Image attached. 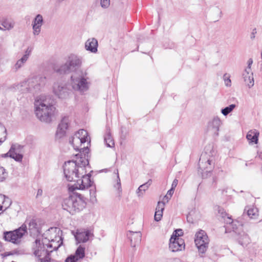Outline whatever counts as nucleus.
<instances>
[{"label": "nucleus", "mask_w": 262, "mask_h": 262, "mask_svg": "<svg viewBox=\"0 0 262 262\" xmlns=\"http://www.w3.org/2000/svg\"><path fill=\"white\" fill-rule=\"evenodd\" d=\"M70 122L71 120L69 117L64 116L62 118L56 131V136L57 138H61L65 135L66 130L70 125Z\"/></svg>", "instance_id": "13"}, {"label": "nucleus", "mask_w": 262, "mask_h": 262, "mask_svg": "<svg viewBox=\"0 0 262 262\" xmlns=\"http://www.w3.org/2000/svg\"><path fill=\"white\" fill-rule=\"evenodd\" d=\"M174 190V189H172V188H171V189L167 191V194L168 195H169V196H171L172 195V194H173Z\"/></svg>", "instance_id": "51"}, {"label": "nucleus", "mask_w": 262, "mask_h": 262, "mask_svg": "<svg viewBox=\"0 0 262 262\" xmlns=\"http://www.w3.org/2000/svg\"><path fill=\"white\" fill-rule=\"evenodd\" d=\"M50 243L46 244L45 246L47 248H53L54 250H56L62 244V238H61V241H52L49 242Z\"/></svg>", "instance_id": "33"}, {"label": "nucleus", "mask_w": 262, "mask_h": 262, "mask_svg": "<svg viewBox=\"0 0 262 262\" xmlns=\"http://www.w3.org/2000/svg\"><path fill=\"white\" fill-rule=\"evenodd\" d=\"M256 33V29H254L253 30L252 32L251 33V35H250V38L251 39H253L255 38V35Z\"/></svg>", "instance_id": "50"}, {"label": "nucleus", "mask_w": 262, "mask_h": 262, "mask_svg": "<svg viewBox=\"0 0 262 262\" xmlns=\"http://www.w3.org/2000/svg\"><path fill=\"white\" fill-rule=\"evenodd\" d=\"M150 183H149V181L147 183L143 184L140 185L138 189L137 190V194L139 197L142 196L143 194V192H145L149 187Z\"/></svg>", "instance_id": "34"}, {"label": "nucleus", "mask_w": 262, "mask_h": 262, "mask_svg": "<svg viewBox=\"0 0 262 262\" xmlns=\"http://www.w3.org/2000/svg\"><path fill=\"white\" fill-rule=\"evenodd\" d=\"M216 9L217 12H219L220 14L219 17L221 18L222 16V11L221 10H220L219 8H216Z\"/></svg>", "instance_id": "54"}, {"label": "nucleus", "mask_w": 262, "mask_h": 262, "mask_svg": "<svg viewBox=\"0 0 262 262\" xmlns=\"http://www.w3.org/2000/svg\"><path fill=\"white\" fill-rule=\"evenodd\" d=\"M104 141L107 147H113L115 145V142L111 135V130L109 127H106V133L104 137Z\"/></svg>", "instance_id": "27"}, {"label": "nucleus", "mask_w": 262, "mask_h": 262, "mask_svg": "<svg viewBox=\"0 0 262 262\" xmlns=\"http://www.w3.org/2000/svg\"><path fill=\"white\" fill-rule=\"evenodd\" d=\"M85 202L80 195H74L73 214L80 212L84 208Z\"/></svg>", "instance_id": "23"}, {"label": "nucleus", "mask_w": 262, "mask_h": 262, "mask_svg": "<svg viewBox=\"0 0 262 262\" xmlns=\"http://www.w3.org/2000/svg\"><path fill=\"white\" fill-rule=\"evenodd\" d=\"M43 24L42 16L37 14L32 23L33 34L34 35H38L41 31V26Z\"/></svg>", "instance_id": "20"}, {"label": "nucleus", "mask_w": 262, "mask_h": 262, "mask_svg": "<svg viewBox=\"0 0 262 262\" xmlns=\"http://www.w3.org/2000/svg\"><path fill=\"white\" fill-rule=\"evenodd\" d=\"M165 203L163 202H159L156 207V211H163L164 209Z\"/></svg>", "instance_id": "41"}, {"label": "nucleus", "mask_w": 262, "mask_h": 262, "mask_svg": "<svg viewBox=\"0 0 262 262\" xmlns=\"http://www.w3.org/2000/svg\"><path fill=\"white\" fill-rule=\"evenodd\" d=\"M28 229L31 234H36L39 233V228L35 220H31L30 221Z\"/></svg>", "instance_id": "29"}, {"label": "nucleus", "mask_w": 262, "mask_h": 262, "mask_svg": "<svg viewBox=\"0 0 262 262\" xmlns=\"http://www.w3.org/2000/svg\"><path fill=\"white\" fill-rule=\"evenodd\" d=\"M259 132L256 129L249 130L246 136L247 140L251 143L257 144L258 141Z\"/></svg>", "instance_id": "26"}, {"label": "nucleus", "mask_w": 262, "mask_h": 262, "mask_svg": "<svg viewBox=\"0 0 262 262\" xmlns=\"http://www.w3.org/2000/svg\"><path fill=\"white\" fill-rule=\"evenodd\" d=\"M194 242L199 251L204 254L206 251L209 244L208 236L204 230H201L195 234Z\"/></svg>", "instance_id": "8"}, {"label": "nucleus", "mask_w": 262, "mask_h": 262, "mask_svg": "<svg viewBox=\"0 0 262 262\" xmlns=\"http://www.w3.org/2000/svg\"><path fill=\"white\" fill-rule=\"evenodd\" d=\"M43 191L41 189H38L37 192L36 198L41 196L42 195Z\"/></svg>", "instance_id": "49"}, {"label": "nucleus", "mask_w": 262, "mask_h": 262, "mask_svg": "<svg viewBox=\"0 0 262 262\" xmlns=\"http://www.w3.org/2000/svg\"><path fill=\"white\" fill-rule=\"evenodd\" d=\"M171 196H169V195H168L167 194H166L164 197V201H166V202H167L168 201V200L171 198Z\"/></svg>", "instance_id": "52"}, {"label": "nucleus", "mask_w": 262, "mask_h": 262, "mask_svg": "<svg viewBox=\"0 0 262 262\" xmlns=\"http://www.w3.org/2000/svg\"><path fill=\"white\" fill-rule=\"evenodd\" d=\"M245 211H247V215L251 219H256L258 216V211L256 207H246Z\"/></svg>", "instance_id": "28"}, {"label": "nucleus", "mask_w": 262, "mask_h": 262, "mask_svg": "<svg viewBox=\"0 0 262 262\" xmlns=\"http://www.w3.org/2000/svg\"><path fill=\"white\" fill-rule=\"evenodd\" d=\"M100 5L102 8H106L110 5V0H100Z\"/></svg>", "instance_id": "43"}, {"label": "nucleus", "mask_w": 262, "mask_h": 262, "mask_svg": "<svg viewBox=\"0 0 262 262\" xmlns=\"http://www.w3.org/2000/svg\"><path fill=\"white\" fill-rule=\"evenodd\" d=\"M127 236L129 238L130 245L133 247H135L141 242L142 234L140 232L129 231L127 233Z\"/></svg>", "instance_id": "21"}, {"label": "nucleus", "mask_w": 262, "mask_h": 262, "mask_svg": "<svg viewBox=\"0 0 262 262\" xmlns=\"http://www.w3.org/2000/svg\"><path fill=\"white\" fill-rule=\"evenodd\" d=\"M163 215V212L162 211H156L155 212V216H154V219L156 221H159L161 220V217Z\"/></svg>", "instance_id": "42"}, {"label": "nucleus", "mask_w": 262, "mask_h": 262, "mask_svg": "<svg viewBox=\"0 0 262 262\" xmlns=\"http://www.w3.org/2000/svg\"><path fill=\"white\" fill-rule=\"evenodd\" d=\"M2 25L4 27L2 30H10L15 26V22L11 19H5L2 22Z\"/></svg>", "instance_id": "32"}, {"label": "nucleus", "mask_w": 262, "mask_h": 262, "mask_svg": "<svg viewBox=\"0 0 262 262\" xmlns=\"http://www.w3.org/2000/svg\"><path fill=\"white\" fill-rule=\"evenodd\" d=\"M91 175L90 173L84 174L81 177H79V179L76 180V183L72 186L70 187L72 190L75 189L83 190L92 186L93 182L91 180Z\"/></svg>", "instance_id": "10"}, {"label": "nucleus", "mask_w": 262, "mask_h": 262, "mask_svg": "<svg viewBox=\"0 0 262 262\" xmlns=\"http://www.w3.org/2000/svg\"><path fill=\"white\" fill-rule=\"evenodd\" d=\"M224 79L225 84L227 86H230L231 85V81L230 79L229 76L227 74H225L224 75Z\"/></svg>", "instance_id": "40"}, {"label": "nucleus", "mask_w": 262, "mask_h": 262, "mask_svg": "<svg viewBox=\"0 0 262 262\" xmlns=\"http://www.w3.org/2000/svg\"><path fill=\"white\" fill-rule=\"evenodd\" d=\"M243 77L245 82H247V78H248L249 82L247 83L249 88L252 87L254 85L253 78L250 74L247 75V74L243 73Z\"/></svg>", "instance_id": "38"}, {"label": "nucleus", "mask_w": 262, "mask_h": 262, "mask_svg": "<svg viewBox=\"0 0 262 262\" xmlns=\"http://www.w3.org/2000/svg\"><path fill=\"white\" fill-rule=\"evenodd\" d=\"M0 30H3V28L0 27Z\"/></svg>", "instance_id": "57"}, {"label": "nucleus", "mask_w": 262, "mask_h": 262, "mask_svg": "<svg viewBox=\"0 0 262 262\" xmlns=\"http://www.w3.org/2000/svg\"><path fill=\"white\" fill-rule=\"evenodd\" d=\"M236 105L232 104L228 106L225 107V108L221 110V113L224 116H227L236 107Z\"/></svg>", "instance_id": "36"}, {"label": "nucleus", "mask_w": 262, "mask_h": 262, "mask_svg": "<svg viewBox=\"0 0 262 262\" xmlns=\"http://www.w3.org/2000/svg\"><path fill=\"white\" fill-rule=\"evenodd\" d=\"M34 105L37 117L42 122H51L55 113V106L50 104L42 96L36 98Z\"/></svg>", "instance_id": "3"}, {"label": "nucleus", "mask_w": 262, "mask_h": 262, "mask_svg": "<svg viewBox=\"0 0 262 262\" xmlns=\"http://www.w3.org/2000/svg\"><path fill=\"white\" fill-rule=\"evenodd\" d=\"M222 124V121L219 117H214L208 123V131L216 136H218L220 127Z\"/></svg>", "instance_id": "15"}, {"label": "nucleus", "mask_w": 262, "mask_h": 262, "mask_svg": "<svg viewBox=\"0 0 262 262\" xmlns=\"http://www.w3.org/2000/svg\"><path fill=\"white\" fill-rule=\"evenodd\" d=\"M70 84L74 91L84 94L89 90L91 80L86 71H77L71 75Z\"/></svg>", "instance_id": "4"}, {"label": "nucleus", "mask_w": 262, "mask_h": 262, "mask_svg": "<svg viewBox=\"0 0 262 262\" xmlns=\"http://www.w3.org/2000/svg\"><path fill=\"white\" fill-rule=\"evenodd\" d=\"M6 137V129L3 124H0V144L5 141Z\"/></svg>", "instance_id": "35"}, {"label": "nucleus", "mask_w": 262, "mask_h": 262, "mask_svg": "<svg viewBox=\"0 0 262 262\" xmlns=\"http://www.w3.org/2000/svg\"><path fill=\"white\" fill-rule=\"evenodd\" d=\"M249 82V80H248V78H247V82Z\"/></svg>", "instance_id": "56"}, {"label": "nucleus", "mask_w": 262, "mask_h": 262, "mask_svg": "<svg viewBox=\"0 0 262 262\" xmlns=\"http://www.w3.org/2000/svg\"><path fill=\"white\" fill-rule=\"evenodd\" d=\"M205 155H202L199 162V172L202 174L203 178H206L208 174L212 170L214 163L212 160L204 158Z\"/></svg>", "instance_id": "9"}, {"label": "nucleus", "mask_w": 262, "mask_h": 262, "mask_svg": "<svg viewBox=\"0 0 262 262\" xmlns=\"http://www.w3.org/2000/svg\"><path fill=\"white\" fill-rule=\"evenodd\" d=\"M117 181L116 183L114 184V188L116 189L117 191V196L120 200L121 198L122 190L121 187V181L119 178L118 170H117Z\"/></svg>", "instance_id": "30"}, {"label": "nucleus", "mask_w": 262, "mask_h": 262, "mask_svg": "<svg viewBox=\"0 0 262 262\" xmlns=\"http://www.w3.org/2000/svg\"><path fill=\"white\" fill-rule=\"evenodd\" d=\"M178 184V180L177 179H174L173 182H172V183L171 184V188L172 189H175V188L177 187V185Z\"/></svg>", "instance_id": "47"}, {"label": "nucleus", "mask_w": 262, "mask_h": 262, "mask_svg": "<svg viewBox=\"0 0 262 262\" xmlns=\"http://www.w3.org/2000/svg\"><path fill=\"white\" fill-rule=\"evenodd\" d=\"M88 164L89 161L85 157H77L76 160L65 162L63 166L64 178L68 181L76 182L86 173L85 167Z\"/></svg>", "instance_id": "1"}, {"label": "nucleus", "mask_w": 262, "mask_h": 262, "mask_svg": "<svg viewBox=\"0 0 262 262\" xmlns=\"http://www.w3.org/2000/svg\"><path fill=\"white\" fill-rule=\"evenodd\" d=\"M90 199L95 200L96 199V189L95 188H92L90 190Z\"/></svg>", "instance_id": "45"}, {"label": "nucleus", "mask_w": 262, "mask_h": 262, "mask_svg": "<svg viewBox=\"0 0 262 262\" xmlns=\"http://www.w3.org/2000/svg\"><path fill=\"white\" fill-rule=\"evenodd\" d=\"M24 146L18 144H13L9 151L6 154L14 159L16 161L20 162L22 161L24 154Z\"/></svg>", "instance_id": "11"}, {"label": "nucleus", "mask_w": 262, "mask_h": 262, "mask_svg": "<svg viewBox=\"0 0 262 262\" xmlns=\"http://www.w3.org/2000/svg\"><path fill=\"white\" fill-rule=\"evenodd\" d=\"M7 177L5 169L0 164V181H3Z\"/></svg>", "instance_id": "39"}, {"label": "nucleus", "mask_w": 262, "mask_h": 262, "mask_svg": "<svg viewBox=\"0 0 262 262\" xmlns=\"http://www.w3.org/2000/svg\"><path fill=\"white\" fill-rule=\"evenodd\" d=\"M53 93L57 96L59 98H67L70 93L67 88L62 83L56 82L55 83L53 86Z\"/></svg>", "instance_id": "14"}, {"label": "nucleus", "mask_w": 262, "mask_h": 262, "mask_svg": "<svg viewBox=\"0 0 262 262\" xmlns=\"http://www.w3.org/2000/svg\"><path fill=\"white\" fill-rule=\"evenodd\" d=\"M245 74H247V75L250 74L252 75V73H251V69L250 67H247L244 71V73Z\"/></svg>", "instance_id": "48"}, {"label": "nucleus", "mask_w": 262, "mask_h": 262, "mask_svg": "<svg viewBox=\"0 0 262 262\" xmlns=\"http://www.w3.org/2000/svg\"><path fill=\"white\" fill-rule=\"evenodd\" d=\"M72 233L78 243H86L93 235L90 230L85 229L78 230L75 233L72 231Z\"/></svg>", "instance_id": "17"}, {"label": "nucleus", "mask_w": 262, "mask_h": 262, "mask_svg": "<svg viewBox=\"0 0 262 262\" xmlns=\"http://www.w3.org/2000/svg\"><path fill=\"white\" fill-rule=\"evenodd\" d=\"M32 51V49L31 47H28L25 52V54L23 55V57L28 59L29 56H30L31 52Z\"/></svg>", "instance_id": "44"}, {"label": "nucleus", "mask_w": 262, "mask_h": 262, "mask_svg": "<svg viewBox=\"0 0 262 262\" xmlns=\"http://www.w3.org/2000/svg\"><path fill=\"white\" fill-rule=\"evenodd\" d=\"M252 63H253V60L251 58H250L248 61V67L251 68Z\"/></svg>", "instance_id": "53"}, {"label": "nucleus", "mask_w": 262, "mask_h": 262, "mask_svg": "<svg viewBox=\"0 0 262 262\" xmlns=\"http://www.w3.org/2000/svg\"><path fill=\"white\" fill-rule=\"evenodd\" d=\"M27 60L28 59L23 56L20 59L18 60L14 66L15 70H17L23 67Z\"/></svg>", "instance_id": "37"}, {"label": "nucleus", "mask_w": 262, "mask_h": 262, "mask_svg": "<svg viewBox=\"0 0 262 262\" xmlns=\"http://www.w3.org/2000/svg\"><path fill=\"white\" fill-rule=\"evenodd\" d=\"M82 65V58L77 55H70L66 63L61 66L59 71L63 73L76 72L77 71H82L80 69Z\"/></svg>", "instance_id": "5"}, {"label": "nucleus", "mask_w": 262, "mask_h": 262, "mask_svg": "<svg viewBox=\"0 0 262 262\" xmlns=\"http://www.w3.org/2000/svg\"><path fill=\"white\" fill-rule=\"evenodd\" d=\"M238 241L241 245L244 246L250 243V239L247 233L243 232L239 234Z\"/></svg>", "instance_id": "31"}, {"label": "nucleus", "mask_w": 262, "mask_h": 262, "mask_svg": "<svg viewBox=\"0 0 262 262\" xmlns=\"http://www.w3.org/2000/svg\"><path fill=\"white\" fill-rule=\"evenodd\" d=\"M2 208H3L2 206H1V205H0V210H1L2 209Z\"/></svg>", "instance_id": "55"}, {"label": "nucleus", "mask_w": 262, "mask_h": 262, "mask_svg": "<svg viewBox=\"0 0 262 262\" xmlns=\"http://www.w3.org/2000/svg\"><path fill=\"white\" fill-rule=\"evenodd\" d=\"M169 247L172 252L181 251L185 248L184 240L180 237H174V235H172L169 240Z\"/></svg>", "instance_id": "16"}, {"label": "nucleus", "mask_w": 262, "mask_h": 262, "mask_svg": "<svg viewBox=\"0 0 262 262\" xmlns=\"http://www.w3.org/2000/svg\"><path fill=\"white\" fill-rule=\"evenodd\" d=\"M74 136L80 138V140L87 145V146H89L90 145L91 142L90 138L86 130L83 129H80Z\"/></svg>", "instance_id": "25"}, {"label": "nucleus", "mask_w": 262, "mask_h": 262, "mask_svg": "<svg viewBox=\"0 0 262 262\" xmlns=\"http://www.w3.org/2000/svg\"><path fill=\"white\" fill-rule=\"evenodd\" d=\"M85 48L87 51L96 53L98 50L97 40L94 38L88 39L85 43Z\"/></svg>", "instance_id": "24"}, {"label": "nucleus", "mask_w": 262, "mask_h": 262, "mask_svg": "<svg viewBox=\"0 0 262 262\" xmlns=\"http://www.w3.org/2000/svg\"><path fill=\"white\" fill-rule=\"evenodd\" d=\"M46 237L49 242L52 241H61L62 231L58 228L52 227L46 233Z\"/></svg>", "instance_id": "18"}, {"label": "nucleus", "mask_w": 262, "mask_h": 262, "mask_svg": "<svg viewBox=\"0 0 262 262\" xmlns=\"http://www.w3.org/2000/svg\"><path fill=\"white\" fill-rule=\"evenodd\" d=\"M27 233V227L24 224L13 231L4 232V238L6 241L17 245L20 243L23 237Z\"/></svg>", "instance_id": "6"}, {"label": "nucleus", "mask_w": 262, "mask_h": 262, "mask_svg": "<svg viewBox=\"0 0 262 262\" xmlns=\"http://www.w3.org/2000/svg\"><path fill=\"white\" fill-rule=\"evenodd\" d=\"M46 82V77L34 76L20 82L15 85V89L23 94L30 93L34 95L40 91Z\"/></svg>", "instance_id": "2"}, {"label": "nucleus", "mask_w": 262, "mask_h": 262, "mask_svg": "<svg viewBox=\"0 0 262 262\" xmlns=\"http://www.w3.org/2000/svg\"><path fill=\"white\" fill-rule=\"evenodd\" d=\"M70 143L73 146V148L76 150H79L80 154L76 155L77 157H85L88 158L89 153V148L87 145L83 143L80 138L77 136H72L69 139Z\"/></svg>", "instance_id": "7"}, {"label": "nucleus", "mask_w": 262, "mask_h": 262, "mask_svg": "<svg viewBox=\"0 0 262 262\" xmlns=\"http://www.w3.org/2000/svg\"><path fill=\"white\" fill-rule=\"evenodd\" d=\"M36 243L38 246L34 251V254L36 256L40 257L45 256L44 258H40L38 262H50V258L49 255V251L46 248L44 243L43 244L40 243V241L36 239Z\"/></svg>", "instance_id": "12"}, {"label": "nucleus", "mask_w": 262, "mask_h": 262, "mask_svg": "<svg viewBox=\"0 0 262 262\" xmlns=\"http://www.w3.org/2000/svg\"><path fill=\"white\" fill-rule=\"evenodd\" d=\"M74 195H72L64 199L63 201L62 206L64 210H67L70 214H73Z\"/></svg>", "instance_id": "22"}, {"label": "nucleus", "mask_w": 262, "mask_h": 262, "mask_svg": "<svg viewBox=\"0 0 262 262\" xmlns=\"http://www.w3.org/2000/svg\"><path fill=\"white\" fill-rule=\"evenodd\" d=\"M85 256V248L79 246L76 249L75 254L71 255L65 260V262H77Z\"/></svg>", "instance_id": "19"}, {"label": "nucleus", "mask_w": 262, "mask_h": 262, "mask_svg": "<svg viewBox=\"0 0 262 262\" xmlns=\"http://www.w3.org/2000/svg\"><path fill=\"white\" fill-rule=\"evenodd\" d=\"M183 234V230L182 229H177L174 231L172 235H174V237H180V236Z\"/></svg>", "instance_id": "46"}]
</instances>
